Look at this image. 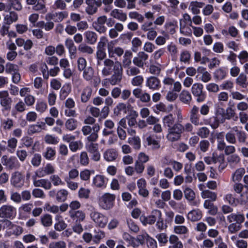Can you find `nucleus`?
<instances>
[{"label":"nucleus","instance_id":"obj_1","mask_svg":"<svg viewBox=\"0 0 248 248\" xmlns=\"http://www.w3.org/2000/svg\"><path fill=\"white\" fill-rule=\"evenodd\" d=\"M174 122L175 117L172 114L167 115L162 118L163 126L168 127L166 138L171 142L180 140L182 133L191 132L193 129V126L190 123L183 125L179 123L174 124Z\"/></svg>","mask_w":248,"mask_h":248},{"label":"nucleus","instance_id":"obj_2","mask_svg":"<svg viewBox=\"0 0 248 248\" xmlns=\"http://www.w3.org/2000/svg\"><path fill=\"white\" fill-rule=\"evenodd\" d=\"M104 67L102 74L104 76L110 75L113 72L122 67L121 63L118 61L114 62L109 58L105 59L103 61Z\"/></svg>","mask_w":248,"mask_h":248},{"label":"nucleus","instance_id":"obj_3","mask_svg":"<svg viewBox=\"0 0 248 248\" xmlns=\"http://www.w3.org/2000/svg\"><path fill=\"white\" fill-rule=\"evenodd\" d=\"M82 77L86 81L91 82L94 87H97L101 82L100 78L91 66L87 67L83 71Z\"/></svg>","mask_w":248,"mask_h":248},{"label":"nucleus","instance_id":"obj_4","mask_svg":"<svg viewBox=\"0 0 248 248\" xmlns=\"http://www.w3.org/2000/svg\"><path fill=\"white\" fill-rule=\"evenodd\" d=\"M90 217L95 226L101 228H104L108 222V218L106 216L94 208L91 211Z\"/></svg>","mask_w":248,"mask_h":248},{"label":"nucleus","instance_id":"obj_5","mask_svg":"<svg viewBox=\"0 0 248 248\" xmlns=\"http://www.w3.org/2000/svg\"><path fill=\"white\" fill-rule=\"evenodd\" d=\"M100 129V125L98 124H95L92 127L89 125L84 126L82 128V131L85 136L89 135L87 137V140L89 141H94L98 138V132Z\"/></svg>","mask_w":248,"mask_h":248},{"label":"nucleus","instance_id":"obj_6","mask_svg":"<svg viewBox=\"0 0 248 248\" xmlns=\"http://www.w3.org/2000/svg\"><path fill=\"white\" fill-rule=\"evenodd\" d=\"M1 162L8 170H17L20 167L18 160L14 156L4 155L1 158Z\"/></svg>","mask_w":248,"mask_h":248},{"label":"nucleus","instance_id":"obj_7","mask_svg":"<svg viewBox=\"0 0 248 248\" xmlns=\"http://www.w3.org/2000/svg\"><path fill=\"white\" fill-rule=\"evenodd\" d=\"M16 215V209L13 205L4 204L0 207V217L13 219Z\"/></svg>","mask_w":248,"mask_h":248},{"label":"nucleus","instance_id":"obj_8","mask_svg":"<svg viewBox=\"0 0 248 248\" xmlns=\"http://www.w3.org/2000/svg\"><path fill=\"white\" fill-rule=\"evenodd\" d=\"M203 86L202 83H195L191 87V93L194 96L196 97V101L201 103L204 101L206 98V93L203 92Z\"/></svg>","mask_w":248,"mask_h":248},{"label":"nucleus","instance_id":"obj_9","mask_svg":"<svg viewBox=\"0 0 248 248\" xmlns=\"http://www.w3.org/2000/svg\"><path fill=\"white\" fill-rule=\"evenodd\" d=\"M115 196L109 193H105L99 199V204L100 206L105 210L111 208L113 206Z\"/></svg>","mask_w":248,"mask_h":248},{"label":"nucleus","instance_id":"obj_10","mask_svg":"<svg viewBox=\"0 0 248 248\" xmlns=\"http://www.w3.org/2000/svg\"><path fill=\"white\" fill-rule=\"evenodd\" d=\"M11 185L15 188H21L25 184L24 174L19 171H16L11 174L10 179Z\"/></svg>","mask_w":248,"mask_h":248},{"label":"nucleus","instance_id":"obj_11","mask_svg":"<svg viewBox=\"0 0 248 248\" xmlns=\"http://www.w3.org/2000/svg\"><path fill=\"white\" fill-rule=\"evenodd\" d=\"M55 171L56 170L54 166L49 163L42 167L39 168L35 171V174L38 177L42 178L47 175H53Z\"/></svg>","mask_w":248,"mask_h":248},{"label":"nucleus","instance_id":"obj_12","mask_svg":"<svg viewBox=\"0 0 248 248\" xmlns=\"http://www.w3.org/2000/svg\"><path fill=\"white\" fill-rule=\"evenodd\" d=\"M12 102V99L7 91H0V105L5 110H10Z\"/></svg>","mask_w":248,"mask_h":248},{"label":"nucleus","instance_id":"obj_13","mask_svg":"<svg viewBox=\"0 0 248 248\" xmlns=\"http://www.w3.org/2000/svg\"><path fill=\"white\" fill-rule=\"evenodd\" d=\"M106 22H107V16H100L93 23V28L99 33H104L107 30V28L105 26Z\"/></svg>","mask_w":248,"mask_h":248},{"label":"nucleus","instance_id":"obj_14","mask_svg":"<svg viewBox=\"0 0 248 248\" xmlns=\"http://www.w3.org/2000/svg\"><path fill=\"white\" fill-rule=\"evenodd\" d=\"M115 44L114 41H110L108 44V52L109 58L114 57V54L118 57H121L124 53V50L122 47H114Z\"/></svg>","mask_w":248,"mask_h":248},{"label":"nucleus","instance_id":"obj_15","mask_svg":"<svg viewBox=\"0 0 248 248\" xmlns=\"http://www.w3.org/2000/svg\"><path fill=\"white\" fill-rule=\"evenodd\" d=\"M68 16L66 11H61L47 13L46 16V20H52L55 22H61Z\"/></svg>","mask_w":248,"mask_h":248},{"label":"nucleus","instance_id":"obj_16","mask_svg":"<svg viewBox=\"0 0 248 248\" xmlns=\"http://www.w3.org/2000/svg\"><path fill=\"white\" fill-rule=\"evenodd\" d=\"M160 216H162L161 211L158 210H154L152 211L151 215L141 217L140 220L144 225L147 224L152 225L155 223L157 217Z\"/></svg>","mask_w":248,"mask_h":248},{"label":"nucleus","instance_id":"obj_17","mask_svg":"<svg viewBox=\"0 0 248 248\" xmlns=\"http://www.w3.org/2000/svg\"><path fill=\"white\" fill-rule=\"evenodd\" d=\"M37 176L35 174L32 176L33 185L35 187H42L46 190L50 189L52 187L51 182L46 179H37Z\"/></svg>","mask_w":248,"mask_h":248},{"label":"nucleus","instance_id":"obj_18","mask_svg":"<svg viewBox=\"0 0 248 248\" xmlns=\"http://www.w3.org/2000/svg\"><path fill=\"white\" fill-rule=\"evenodd\" d=\"M149 56L143 51H140L133 59V63L138 67L142 68L148 60Z\"/></svg>","mask_w":248,"mask_h":248},{"label":"nucleus","instance_id":"obj_19","mask_svg":"<svg viewBox=\"0 0 248 248\" xmlns=\"http://www.w3.org/2000/svg\"><path fill=\"white\" fill-rule=\"evenodd\" d=\"M88 152L91 154V158L94 161H98L100 159V154L98 151L97 144L91 143L87 147Z\"/></svg>","mask_w":248,"mask_h":248},{"label":"nucleus","instance_id":"obj_20","mask_svg":"<svg viewBox=\"0 0 248 248\" xmlns=\"http://www.w3.org/2000/svg\"><path fill=\"white\" fill-rule=\"evenodd\" d=\"M18 19V14L14 11H10L3 14V22L5 24L10 25L17 21Z\"/></svg>","mask_w":248,"mask_h":248},{"label":"nucleus","instance_id":"obj_21","mask_svg":"<svg viewBox=\"0 0 248 248\" xmlns=\"http://www.w3.org/2000/svg\"><path fill=\"white\" fill-rule=\"evenodd\" d=\"M85 3L87 5L85 11L89 15L95 14L97 12L98 8L100 7L96 3V0H86Z\"/></svg>","mask_w":248,"mask_h":248},{"label":"nucleus","instance_id":"obj_22","mask_svg":"<svg viewBox=\"0 0 248 248\" xmlns=\"http://www.w3.org/2000/svg\"><path fill=\"white\" fill-rule=\"evenodd\" d=\"M122 67L113 72V74L109 78V82L112 85L118 84L121 81L122 78Z\"/></svg>","mask_w":248,"mask_h":248},{"label":"nucleus","instance_id":"obj_23","mask_svg":"<svg viewBox=\"0 0 248 248\" xmlns=\"http://www.w3.org/2000/svg\"><path fill=\"white\" fill-rule=\"evenodd\" d=\"M108 179L104 175H96L93 180V185L98 188H105L106 187Z\"/></svg>","mask_w":248,"mask_h":248},{"label":"nucleus","instance_id":"obj_24","mask_svg":"<svg viewBox=\"0 0 248 248\" xmlns=\"http://www.w3.org/2000/svg\"><path fill=\"white\" fill-rule=\"evenodd\" d=\"M146 85L150 89L153 90H158L160 87V80L157 78L151 76L147 78Z\"/></svg>","mask_w":248,"mask_h":248},{"label":"nucleus","instance_id":"obj_25","mask_svg":"<svg viewBox=\"0 0 248 248\" xmlns=\"http://www.w3.org/2000/svg\"><path fill=\"white\" fill-rule=\"evenodd\" d=\"M93 93L92 88L90 86L85 87L81 93L80 100L82 103L88 102L91 98Z\"/></svg>","mask_w":248,"mask_h":248},{"label":"nucleus","instance_id":"obj_26","mask_svg":"<svg viewBox=\"0 0 248 248\" xmlns=\"http://www.w3.org/2000/svg\"><path fill=\"white\" fill-rule=\"evenodd\" d=\"M70 217L76 222H80L83 221L86 217L85 213L81 210H77L76 211H69Z\"/></svg>","mask_w":248,"mask_h":248},{"label":"nucleus","instance_id":"obj_27","mask_svg":"<svg viewBox=\"0 0 248 248\" xmlns=\"http://www.w3.org/2000/svg\"><path fill=\"white\" fill-rule=\"evenodd\" d=\"M110 15L114 18L117 19L122 22H125L127 18V15L122 10L114 9L111 10Z\"/></svg>","mask_w":248,"mask_h":248},{"label":"nucleus","instance_id":"obj_28","mask_svg":"<svg viewBox=\"0 0 248 248\" xmlns=\"http://www.w3.org/2000/svg\"><path fill=\"white\" fill-rule=\"evenodd\" d=\"M214 124L217 127L219 124H222L225 122L224 109L222 108H218L216 111Z\"/></svg>","mask_w":248,"mask_h":248},{"label":"nucleus","instance_id":"obj_29","mask_svg":"<svg viewBox=\"0 0 248 248\" xmlns=\"http://www.w3.org/2000/svg\"><path fill=\"white\" fill-rule=\"evenodd\" d=\"M169 241L170 243L169 248H183L182 243L176 235H170L169 239Z\"/></svg>","mask_w":248,"mask_h":248},{"label":"nucleus","instance_id":"obj_30","mask_svg":"<svg viewBox=\"0 0 248 248\" xmlns=\"http://www.w3.org/2000/svg\"><path fill=\"white\" fill-rule=\"evenodd\" d=\"M202 217V212L198 209L192 210L187 214V218L192 222L200 220Z\"/></svg>","mask_w":248,"mask_h":248},{"label":"nucleus","instance_id":"obj_31","mask_svg":"<svg viewBox=\"0 0 248 248\" xmlns=\"http://www.w3.org/2000/svg\"><path fill=\"white\" fill-rule=\"evenodd\" d=\"M84 35L85 41L89 44L93 45L96 42L98 36L95 32L87 31L84 32Z\"/></svg>","mask_w":248,"mask_h":248},{"label":"nucleus","instance_id":"obj_32","mask_svg":"<svg viewBox=\"0 0 248 248\" xmlns=\"http://www.w3.org/2000/svg\"><path fill=\"white\" fill-rule=\"evenodd\" d=\"M45 123L44 122H38L35 124L31 125L28 128V133L29 135H32L36 133H39L44 129Z\"/></svg>","mask_w":248,"mask_h":248},{"label":"nucleus","instance_id":"obj_33","mask_svg":"<svg viewBox=\"0 0 248 248\" xmlns=\"http://www.w3.org/2000/svg\"><path fill=\"white\" fill-rule=\"evenodd\" d=\"M227 219L229 223L236 222L235 223L241 224L244 221L245 217L240 214H231L227 216Z\"/></svg>","mask_w":248,"mask_h":248},{"label":"nucleus","instance_id":"obj_34","mask_svg":"<svg viewBox=\"0 0 248 248\" xmlns=\"http://www.w3.org/2000/svg\"><path fill=\"white\" fill-rule=\"evenodd\" d=\"M103 157L104 159L107 161H113L116 159L117 153L115 149H109L104 153Z\"/></svg>","mask_w":248,"mask_h":248},{"label":"nucleus","instance_id":"obj_35","mask_svg":"<svg viewBox=\"0 0 248 248\" xmlns=\"http://www.w3.org/2000/svg\"><path fill=\"white\" fill-rule=\"evenodd\" d=\"M245 173V170L243 168L237 169L232 175V181L233 183L240 182Z\"/></svg>","mask_w":248,"mask_h":248},{"label":"nucleus","instance_id":"obj_36","mask_svg":"<svg viewBox=\"0 0 248 248\" xmlns=\"http://www.w3.org/2000/svg\"><path fill=\"white\" fill-rule=\"evenodd\" d=\"M32 9L34 11H37L43 14H46L47 11L45 0H38L33 6Z\"/></svg>","mask_w":248,"mask_h":248},{"label":"nucleus","instance_id":"obj_37","mask_svg":"<svg viewBox=\"0 0 248 248\" xmlns=\"http://www.w3.org/2000/svg\"><path fill=\"white\" fill-rule=\"evenodd\" d=\"M204 3L197 1H191L190 3L189 8L192 13L194 15H198L200 13V8L203 7Z\"/></svg>","mask_w":248,"mask_h":248},{"label":"nucleus","instance_id":"obj_38","mask_svg":"<svg viewBox=\"0 0 248 248\" xmlns=\"http://www.w3.org/2000/svg\"><path fill=\"white\" fill-rule=\"evenodd\" d=\"M179 99L183 103L189 104L192 100V96L188 91L184 90L180 93Z\"/></svg>","mask_w":248,"mask_h":248},{"label":"nucleus","instance_id":"obj_39","mask_svg":"<svg viewBox=\"0 0 248 248\" xmlns=\"http://www.w3.org/2000/svg\"><path fill=\"white\" fill-rule=\"evenodd\" d=\"M236 133L237 142L240 144H243L247 143L248 139L247 134L244 131L235 130Z\"/></svg>","mask_w":248,"mask_h":248},{"label":"nucleus","instance_id":"obj_40","mask_svg":"<svg viewBox=\"0 0 248 248\" xmlns=\"http://www.w3.org/2000/svg\"><path fill=\"white\" fill-rule=\"evenodd\" d=\"M49 179L52 185H53L55 186H62L65 185L64 181L58 174L51 175Z\"/></svg>","mask_w":248,"mask_h":248},{"label":"nucleus","instance_id":"obj_41","mask_svg":"<svg viewBox=\"0 0 248 248\" xmlns=\"http://www.w3.org/2000/svg\"><path fill=\"white\" fill-rule=\"evenodd\" d=\"M69 194L68 191L65 189H61L56 193V200L60 202H65Z\"/></svg>","mask_w":248,"mask_h":248},{"label":"nucleus","instance_id":"obj_42","mask_svg":"<svg viewBox=\"0 0 248 248\" xmlns=\"http://www.w3.org/2000/svg\"><path fill=\"white\" fill-rule=\"evenodd\" d=\"M27 110V106L23 101L19 99L18 101L14 105L12 112L16 111L19 113H22Z\"/></svg>","mask_w":248,"mask_h":248},{"label":"nucleus","instance_id":"obj_43","mask_svg":"<svg viewBox=\"0 0 248 248\" xmlns=\"http://www.w3.org/2000/svg\"><path fill=\"white\" fill-rule=\"evenodd\" d=\"M56 155V151L54 149L50 147H48L43 153V156L47 160H53Z\"/></svg>","mask_w":248,"mask_h":248},{"label":"nucleus","instance_id":"obj_44","mask_svg":"<svg viewBox=\"0 0 248 248\" xmlns=\"http://www.w3.org/2000/svg\"><path fill=\"white\" fill-rule=\"evenodd\" d=\"M127 142L135 149L139 150L140 148V139L138 136L128 138Z\"/></svg>","mask_w":248,"mask_h":248},{"label":"nucleus","instance_id":"obj_45","mask_svg":"<svg viewBox=\"0 0 248 248\" xmlns=\"http://www.w3.org/2000/svg\"><path fill=\"white\" fill-rule=\"evenodd\" d=\"M123 238L128 243V245L131 246L134 248L138 247V245L137 244L135 238L131 236L128 233L124 232L123 234Z\"/></svg>","mask_w":248,"mask_h":248},{"label":"nucleus","instance_id":"obj_46","mask_svg":"<svg viewBox=\"0 0 248 248\" xmlns=\"http://www.w3.org/2000/svg\"><path fill=\"white\" fill-rule=\"evenodd\" d=\"M201 196L203 199H209L212 201H215L217 198V194L209 190L202 191Z\"/></svg>","mask_w":248,"mask_h":248},{"label":"nucleus","instance_id":"obj_47","mask_svg":"<svg viewBox=\"0 0 248 248\" xmlns=\"http://www.w3.org/2000/svg\"><path fill=\"white\" fill-rule=\"evenodd\" d=\"M227 75L226 71L222 68L217 69L214 73V78L218 80H222L224 79Z\"/></svg>","mask_w":248,"mask_h":248},{"label":"nucleus","instance_id":"obj_48","mask_svg":"<svg viewBox=\"0 0 248 248\" xmlns=\"http://www.w3.org/2000/svg\"><path fill=\"white\" fill-rule=\"evenodd\" d=\"M71 90V88L69 84H64L61 89L60 92V97L61 99H64L68 95Z\"/></svg>","mask_w":248,"mask_h":248},{"label":"nucleus","instance_id":"obj_49","mask_svg":"<svg viewBox=\"0 0 248 248\" xmlns=\"http://www.w3.org/2000/svg\"><path fill=\"white\" fill-rule=\"evenodd\" d=\"M131 57L132 53L131 52L129 51H126L125 52L122 61L123 65L124 68H128L130 66L131 63Z\"/></svg>","mask_w":248,"mask_h":248},{"label":"nucleus","instance_id":"obj_50","mask_svg":"<svg viewBox=\"0 0 248 248\" xmlns=\"http://www.w3.org/2000/svg\"><path fill=\"white\" fill-rule=\"evenodd\" d=\"M1 126L4 131H9L14 126V121L12 119L7 118L2 121Z\"/></svg>","mask_w":248,"mask_h":248},{"label":"nucleus","instance_id":"obj_51","mask_svg":"<svg viewBox=\"0 0 248 248\" xmlns=\"http://www.w3.org/2000/svg\"><path fill=\"white\" fill-rule=\"evenodd\" d=\"M140 67L137 66H130L126 70V74L129 77H133L139 75L140 73Z\"/></svg>","mask_w":248,"mask_h":248},{"label":"nucleus","instance_id":"obj_52","mask_svg":"<svg viewBox=\"0 0 248 248\" xmlns=\"http://www.w3.org/2000/svg\"><path fill=\"white\" fill-rule=\"evenodd\" d=\"M17 140L15 138H12L7 141V150L10 153H13L17 146Z\"/></svg>","mask_w":248,"mask_h":248},{"label":"nucleus","instance_id":"obj_53","mask_svg":"<svg viewBox=\"0 0 248 248\" xmlns=\"http://www.w3.org/2000/svg\"><path fill=\"white\" fill-rule=\"evenodd\" d=\"M78 50L82 53H86L87 54H92L93 53V49L90 46L85 44H81L78 47Z\"/></svg>","mask_w":248,"mask_h":248},{"label":"nucleus","instance_id":"obj_54","mask_svg":"<svg viewBox=\"0 0 248 248\" xmlns=\"http://www.w3.org/2000/svg\"><path fill=\"white\" fill-rule=\"evenodd\" d=\"M185 198L188 201H192L195 199V194L194 191L189 187H186L184 190Z\"/></svg>","mask_w":248,"mask_h":248},{"label":"nucleus","instance_id":"obj_55","mask_svg":"<svg viewBox=\"0 0 248 248\" xmlns=\"http://www.w3.org/2000/svg\"><path fill=\"white\" fill-rule=\"evenodd\" d=\"M47 108V105L46 102L43 100H38L35 105V109L36 111L40 113L44 112Z\"/></svg>","mask_w":248,"mask_h":248},{"label":"nucleus","instance_id":"obj_56","mask_svg":"<svg viewBox=\"0 0 248 248\" xmlns=\"http://www.w3.org/2000/svg\"><path fill=\"white\" fill-rule=\"evenodd\" d=\"M8 6L10 9L12 8L18 11L22 9V6L19 0H8Z\"/></svg>","mask_w":248,"mask_h":248},{"label":"nucleus","instance_id":"obj_57","mask_svg":"<svg viewBox=\"0 0 248 248\" xmlns=\"http://www.w3.org/2000/svg\"><path fill=\"white\" fill-rule=\"evenodd\" d=\"M69 148L72 152H75L80 150L83 147V144L80 140L70 142L69 145Z\"/></svg>","mask_w":248,"mask_h":248},{"label":"nucleus","instance_id":"obj_58","mask_svg":"<svg viewBox=\"0 0 248 248\" xmlns=\"http://www.w3.org/2000/svg\"><path fill=\"white\" fill-rule=\"evenodd\" d=\"M144 78L141 75L135 76L131 80V84L133 86L141 87L143 83Z\"/></svg>","mask_w":248,"mask_h":248},{"label":"nucleus","instance_id":"obj_59","mask_svg":"<svg viewBox=\"0 0 248 248\" xmlns=\"http://www.w3.org/2000/svg\"><path fill=\"white\" fill-rule=\"evenodd\" d=\"M191 58V55L187 50L182 51L180 55V61L185 63H189Z\"/></svg>","mask_w":248,"mask_h":248},{"label":"nucleus","instance_id":"obj_60","mask_svg":"<svg viewBox=\"0 0 248 248\" xmlns=\"http://www.w3.org/2000/svg\"><path fill=\"white\" fill-rule=\"evenodd\" d=\"M42 224L45 227H49L52 225V217L49 214H46L41 217Z\"/></svg>","mask_w":248,"mask_h":248},{"label":"nucleus","instance_id":"obj_61","mask_svg":"<svg viewBox=\"0 0 248 248\" xmlns=\"http://www.w3.org/2000/svg\"><path fill=\"white\" fill-rule=\"evenodd\" d=\"M229 164L232 166H234L240 162L241 158L237 154H232L228 158Z\"/></svg>","mask_w":248,"mask_h":248},{"label":"nucleus","instance_id":"obj_62","mask_svg":"<svg viewBox=\"0 0 248 248\" xmlns=\"http://www.w3.org/2000/svg\"><path fill=\"white\" fill-rule=\"evenodd\" d=\"M146 141L148 145L151 146L153 149H158L160 147L159 142L151 136L146 138Z\"/></svg>","mask_w":248,"mask_h":248},{"label":"nucleus","instance_id":"obj_63","mask_svg":"<svg viewBox=\"0 0 248 248\" xmlns=\"http://www.w3.org/2000/svg\"><path fill=\"white\" fill-rule=\"evenodd\" d=\"M173 232L177 234L183 235L186 234L188 229L184 225H177L174 227Z\"/></svg>","mask_w":248,"mask_h":248},{"label":"nucleus","instance_id":"obj_64","mask_svg":"<svg viewBox=\"0 0 248 248\" xmlns=\"http://www.w3.org/2000/svg\"><path fill=\"white\" fill-rule=\"evenodd\" d=\"M226 140L231 144H235L237 143L236 135L231 131L228 132L225 135Z\"/></svg>","mask_w":248,"mask_h":248}]
</instances>
